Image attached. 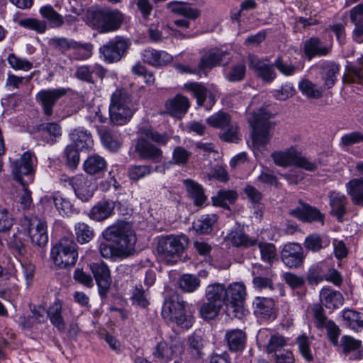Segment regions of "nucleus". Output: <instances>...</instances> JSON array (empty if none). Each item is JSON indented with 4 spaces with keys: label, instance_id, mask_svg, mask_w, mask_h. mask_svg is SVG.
Segmentation results:
<instances>
[{
    "label": "nucleus",
    "instance_id": "f257e3e1",
    "mask_svg": "<svg viewBox=\"0 0 363 363\" xmlns=\"http://www.w3.org/2000/svg\"><path fill=\"white\" fill-rule=\"evenodd\" d=\"M103 235L106 240L116 244V246L108 243L100 244L99 251L103 257L113 260L122 259L134 253L137 239L128 223L118 221L108 227Z\"/></svg>",
    "mask_w": 363,
    "mask_h": 363
},
{
    "label": "nucleus",
    "instance_id": "f03ea898",
    "mask_svg": "<svg viewBox=\"0 0 363 363\" xmlns=\"http://www.w3.org/2000/svg\"><path fill=\"white\" fill-rule=\"evenodd\" d=\"M140 133L145 137L142 136L138 138L135 152L141 160H150L155 163L160 162L162 160V150L148 140L164 145L169 141V136L167 133H159L150 127L142 128Z\"/></svg>",
    "mask_w": 363,
    "mask_h": 363
},
{
    "label": "nucleus",
    "instance_id": "7ed1b4c3",
    "mask_svg": "<svg viewBox=\"0 0 363 363\" xmlns=\"http://www.w3.org/2000/svg\"><path fill=\"white\" fill-rule=\"evenodd\" d=\"M108 109L111 122L123 125L130 121L136 108L130 94L121 88L117 89L111 94Z\"/></svg>",
    "mask_w": 363,
    "mask_h": 363
},
{
    "label": "nucleus",
    "instance_id": "20e7f679",
    "mask_svg": "<svg viewBox=\"0 0 363 363\" xmlns=\"http://www.w3.org/2000/svg\"><path fill=\"white\" fill-rule=\"evenodd\" d=\"M124 14L118 9H89L86 14V23L101 33L118 30L124 21Z\"/></svg>",
    "mask_w": 363,
    "mask_h": 363
},
{
    "label": "nucleus",
    "instance_id": "39448f33",
    "mask_svg": "<svg viewBox=\"0 0 363 363\" xmlns=\"http://www.w3.org/2000/svg\"><path fill=\"white\" fill-rule=\"evenodd\" d=\"M272 113L267 108H261L256 112H253L248 118V121L252 127V140L255 145H266L271 138V130L274 124L269 121Z\"/></svg>",
    "mask_w": 363,
    "mask_h": 363
},
{
    "label": "nucleus",
    "instance_id": "423d86ee",
    "mask_svg": "<svg viewBox=\"0 0 363 363\" xmlns=\"http://www.w3.org/2000/svg\"><path fill=\"white\" fill-rule=\"evenodd\" d=\"M188 242L189 240L185 235L162 237L157 246L158 258L167 264L175 263Z\"/></svg>",
    "mask_w": 363,
    "mask_h": 363
},
{
    "label": "nucleus",
    "instance_id": "0eeeda50",
    "mask_svg": "<svg viewBox=\"0 0 363 363\" xmlns=\"http://www.w3.org/2000/svg\"><path fill=\"white\" fill-rule=\"evenodd\" d=\"M185 301L177 294L167 298L162 309V317L177 323L182 328H189L192 325L191 318L185 313Z\"/></svg>",
    "mask_w": 363,
    "mask_h": 363
},
{
    "label": "nucleus",
    "instance_id": "6e6552de",
    "mask_svg": "<svg viewBox=\"0 0 363 363\" xmlns=\"http://www.w3.org/2000/svg\"><path fill=\"white\" fill-rule=\"evenodd\" d=\"M51 258L55 265L65 268L75 264L77 258V245L68 238H63L52 248Z\"/></svg>",
    "mask_w": 363,
    "mask_h": 363
},
{
    "label": "nucleus",
    "instance_id": "1a4fd4ad",
    "mask_svg": "<svg viewBox=\"0 0 363 363\" xmlns=\"http://www.w3.org/2000/svg\"><path fill=\"white\" fill-rule=\"evenodd\" d=\"M226 313L232 318H241L244 315L243 303L247 295L242 282H233L225 287Z\"/></svg>",
    "mask_w": 363,
    "mask_h": 363
},
{
    "label": "nucleus",
    "instance_id": "9d476101",
    "mask_svg": "<svg viewBox=\"0 0 363 363\" xmlns=\"http://www.w3.org/2000/svg\"><path fill=\"white\" fill-rule=\"evenodd\" d=\"M130 45L128 39L116 36L100 48V52L108 62L119 61L125 55Z\"/></svg>",
    "mask_w": 363,
    "mask_h": 363
},
{
    "label": "nucleus",
    "instance_id": "9b49d317",
    "mask_svg": "<svg viewBox=\"0 0 363 363\" xmlns=\"http://www.w3.org/2000/svg\"><path fill=\"white\" fill-rule=\"evenodd\" d=\"M323 307L319 304L314 305L313 308V316L315 318V325L318 328H325L330 342L334 345H338V338L341 330L338 325L331 320H329L325 315Z\"/></svg>",
    "mask_w": 363,
    "mask_h": 363
},
{
    "label": "nucleus",
    "instance_id": "f8f14e48",
    "mask_svg": "<svg viewBox=\"0 0 363 363\" xmlns=\"http://www.w3.org/2000/svg\"><path fill=\"white\" fill-rule=\"evenodd\" d=\"M248 65L255 75L265 83H271L277 77L274 63H270L268 59H260L256 55H250Z\"/></svg>",
    "mask_w": 363,
    "mask_h": 363
},
{
    "label": "nucleus",
    "instance_id": "ddd939ff",
    "mask_svg": "<svg viewBox=\"0 0 363 363\" xmlns=\"http://www.w3.org/2000/svg\"><path fill=\"white\" fill-rule=\"evenodd\" d=\"M64 181L72 186L76 196L82 201H88L96 190V186L92 182L83 174L67 177Z\"/></svg>",
    "mask_w": 363,
    "mask_h": 363
},
{
    "label": "nucleus",
    "instance_id": "4468645a",
    "mask_svg": "<svg viewBox=\"0 0 363 363\" xmlns=\"http://www.w3.org/2000/svg\"><path fill=\"white\" fill-rule=\"evenodd\" d=\"M230 58V54L227 51L218 48L211 49L201 58L199 69L205 72L216 66H225L229 63Z\"/></svg>",
    "mask_w": 363,
    "mask_h": 363
},
{
    "label": "nucleus",
    "instance_id": "2eb2a0df",
    "mask_svg": "<svg viewBox=\"0 0 363 363\" xmlns=\"http://www.w3.org/2000/svg\"><path fill=\"white\" fill-rule=\"evenodd\" d=\"M90 269L96 280L100 296L106 297L111 284L110 269L103 262L91 264Z\"/></svg>",
    "mask_w": 363,
    "mask_h": 363
},
{
    "label": "nucleus",
    "instance_id": "dca6fc26",
    "mask_svg": "<svg viewBox=\"0 0 363 363\" xmlns=\"http://www.w3.org/2000/svg\"><path fill=\"white\" fill-rule=\"evenodd\" d=\"M33 172L32 156L29 152H25L21 157L13 164L12 173L14 179L21 184L32 181Z\"/></svg>",
    "mask_w": 363,
    "mask_h": 363
},
{
    "label": "nucleus",
    "instance_id": "f3484780",
    "mask_svg": "<svg viewBox=\"0 0 363 363\" xmlns=\"http://www.w3.org/2000/svg\"><path fill=\"white\" fill-rule=\"evenodd\" d=\"M183 350L182 340L179 337H175L171 340L170 344L164 341L158 342L152 354L159 361L166 363L171 360L174 354H180Z\"/></svg>",
    "mask_w": 363,
    "mask_h": 363
},
{
    "label": "nucleus",
    "instance_id": "a211bd4d",
    "mask_svg": "<svg viewBox=\"0 0 363 363\" xmlns=\"http://www.w3.org/2000/svg\"><path fill=\"white\" fill-rule=\"evenodd\" d=\"M49 44L51 47L57 49L61 52H64L71 47H76L77 50V59L85 60L89 58L91 55L92 45L91 44L79 45L77 43L69 42L65 38H51L49 41Z\"/></svg>",
    "mask_w": 363,
    "mask_h": 363
},
{
    "label": "nucleus",
    "instance_id": "6ab92c4d",
    "mask_svg": "<svg viewBox=\"0 0 363 363\" xmlns=\"http://www.w3.org/2000/svg\"><path fill=\"white\" fill-rule=\"evenodd\" d=\"M303 51L306 57L311 60L317 56L328 55L331 52V45L324 44L318 37H311L305 41Z\"/></svg>",
    "mask_w": 363,
    "mask_h": 363
},
{
    "label": "nucleus",
    "instance_id": "aec40b11",
    "mask_svg": "<svg viewBox=\"0 0 363 363\" xmlns=\"http://www.w3.org/2000/svg\"><path fill=\"white\" fill-rule=\"evenodd\" d=\"M281 259L289 267H298L303 260V249L298 244L286 245L281 252Z\"/></svg>",
    "mask_w": 363,
    "mask_h": 363
},
{
    "label": "nucleus",
    "instance_id": "412c9836",
    "mask_svg": "<svg viewBox=\"0 0 363 363\" xmlns=\"http://www.w3.org/2000/svg\"><path fill=\"white\" fill-rule=\"evenodd\" d=\"M290 214L294 217L305 222H320L324 225L325 216L315 207L309 205H303L302 207H298L292 209Z\"/></svg>",
    "mask_w": 363,
    "mask_h": 363
},
{
    "label": "nucleus",
    "instance_id": "4be33fe9",
    "mask_svg": "<svg viewBox=\"0 0 363 363\" xmlns=\"http://www.w3.org/2000/svg\"><path fill=\"white\" fill-rule=\"evenodd\" d=\"M190 102L187 97L177 94L174 98L169 99L165 103V108L172 116L182 118L188 111Z\"/></svg>",
    "mask_w": 363,
    "mask_h": 363
},
{
    "label": "nucleus",
    "instance_id": "5701e85b",
    "mask_svg": "<svg viewBox=\"0 0 363 363\" xmlns=\"http://www.w3.org/2000/svg\"><path fill=\"white\" fill-rule=\"evenodd\" d=\"M329 204L331 208L330 214L342 222L344 216L347 213V199L345 195L340 192L331 191L329 194Z\"/></svg>",
    "mask_w": 363,
    "mask_h": 363
},
{
    "label": "nucleus",
    "instance_id": "b1692460",
    "mask_svg": "<svg viewBox=\"0 0 363 363\" xmlns=\"http://www.w3.org/2000/svg\"><path fill=\"white\" fill-rule=\"evenodd\" d=\"M320 76L325 89H331L337 81L340 67L332 61H324L319 65Z\"/></svg>",
    "mask_w": 363,
    "mask_h": 363
},
{
    "label": "nucleus",
    "instance_id": "393cba45",
    "mask_svg": "<svg viewBox=\"0 0 363 363\" xmlns=\"http://www.w3.org/2000/svg\"><path fill=\"white\" fill-rule=\"evenodd\" d=\"M225 241L233 247L249 248L258 243L256 238H250L242 230H231L225 238Z\"/></svg>",
    "mask_w": 363,
    "mask_h": 363
},
{
    "label": "nucleus",
    "instance_id": "a878e982",
    "mask_svg": "<svg viewBox=\"0 0 363 363\" xmlns=\"http://www.w3.org/2000/svg\"><path fill=\"white\" fill-rule=\"evenodd\" d=\"M115 206L111 200L102 201L91 208L89 216L94 220L103 221L113 215Z\"/></svg>",
    "mask_w": 363,
    "mask_h": 363
},
{
    "label": "nucleus",
    "instance_id": "bb28decb",
    "mask_svg": "<svg viewBox=\"0 0 363 363\" xmlns=\"http://www.w3.org/2000/svg\"><path fill=\"white\" fill-rule=\"evenodd\" d=\"M298 151L296 147L291 146L283 150L274 151L271 157L277 166L286 168L294 166Z\"/></svg>",
    "mask_w": 363,
    "mask_h": 363
},
{
    "label": "nucleus",
    "instance_id": "cd10ccee",
    "mask_svg": "<svg viewBox=\"0 0 363 363\" xmlns=\"http://www.w3.org/2000/svg\"><path fill=\"white\" fill-rule=\"evenodd\" d=\"M225 341L230 351H242L245 347L246 334L242 330H230L225 334Z\"/></svg>",
    "mask_w": 363,
    "mask_h": 363
},
{
    "label": "nucleus",
    "instance_id": "c85d7f7f",
    "mask_svg": "<svg viewBox=\"0 0 363 363\" xmlns=\"http://www.w3.org/2000/svg\"><path fill=\"white\" fill-rule=\"evenodd\" d=\"M142 58L145 63L155 67L165 65L172 60V57L167 52L152 48L145 49Z\"/></svg>",
    "mask_w": 363,
    "mask_h": 363
},
{
    "label": "nucleus",
    "instance_id": "c756f323",
    "mask_svg": "<svg viewBox=\"0 0 363 363\" xmlns=\"http://www.w3.org/2000/svg\"><path fill=\"white\" fill-rule=\"evenodd\" d=\"M70 138L74 147L79 150H90L94 146V140L91 133L83 128L74 129L70 133Z\"/></svg>",
    "mask_w": 363,
    "mask_h": 363
},
{
    "label": "nucleus",
    "instance_id": "7c9ffc66",
    "mask_svg": "<svg viewBox=\"0 0 363 363\" xmlns=\"http://www.w3.org/2000/svg\"><path fill=\"white\" fill-rule=\"evenodd\" d=\"M320 300L323 305L332 310L342 306L344 301L340 292L328 287L321 289L320 291Z\"/></svg>",
    "mask_w": 363,
    "mask_h": 363
},
{
    "label": "nucleus",
    "instance_id": "2f4dec72",
    "mask_svg": "<svg viewBox=\"0 0 363 363\" xmlns=\"http://www.w3.org/2000/svg\"><path fill=\"white\" fill-rule=\"evenodd\" d=\"M225 286L221 284H213L206 289V298L208 301L213 302L221 308L226 306Z\"/></svg>",
    "mask_w": 363,
    "mask_h": 363
},
{
    "label": "nucleus",
    "instance_id": "473e14b6",
    "mask_svg": "<svg viewBox=\"0 0 363 363\" xmlns=\"http://www.w3.org/2000/svg\"><path fill=\"white\" fill-rule=\"evenodd\" d=\"M346 190L354 205L363 206V177L351 179L346 184Z\"/></svg>",
    "mask_w": 363,
    "mask_h": 363
},
{
    "label": "nucleus",
    "instance_id": "72a5a7b5",
    "mask_svg": "<svg viewBox=\"0 0 363 363\" xmlns=\"http://www.w3.org/2000/svg\"><path fill=\"white\" fill-rule=\"evenodd\" d=\"M350 17L351 21L354 23V38L360 43V38L363 35V4L354 6L350 10Z\"/></svg>",
    "mask_w": 363,
    "mask_h": 363
},
{
    "label": "nucleus",
    "instance_id": "f704fd0d",
    "mask_svg": "<svg viewBox=\"0 0 363 363\" xmlns=\"http://www.w3.org/2000/svg\"><path fill=\"white\" fill-rule=\"evenodd\" d=\"M83 168L90 175L99 174L106 169V162L99 155H91L84 162Z\"/></svg>",
    "mask_w": 363,
    "mask_h": 363
},
{
    "label": "nucleus",
    "instance_id": "c9c22d12",
    "mask_svg": "<svg viewBox=\"0 0 363 363\" xmlns=\"http://www.w3.org/2000/svg\"><path fill=\"white\" fill-rule=\"evenodd\" d=\"M255 313L264 318H269L274 313L273 299L264 297H256L253 301Z\"/></svg>",
    "mask_w": 363,
    "mask_h": 363
},
{
    "label": "nucleus",
    "instance_id": "e433bc0d",
    "mask_svg": "<svg viewBox=\"0 0 363 363\" xmlns=\"http://www.w3.org/2000/svg\"><path fill=\"white\" fill-rule=\"evenodd\" d=\"M62 303L60 301L57 300L51 305L49 310H47L51 323L55 325L59 331H64L65 329V323L62 316Z\"/></svg>",
    "mask_w": 363,
    "mask_h": 363
},
{
    "label": "nucleus",
    "instance_id": "4c0bfd02",
    "mask_svg": "<svg viewBox=\"0 0 363 363\" xmlns=\"http://www.w3.org/2000/svg\"><path fill=\"white\" fill-rule=\"evenodd\" d=\"M298 89L301 93L309 99H318L323 95V89L318 84L308 79H303L298 83Z\"/></svg>",
    "mask_w": 363,
    "mask_h": 363
},
{
    "label": "nucleus",
    "instance_id": "58836bf2",
    "mask_svg": "<svg viewBox=\"0 0 363 363\" xmlns=\"http://www.w3.org/2000/svg\"><path fill=\"white\" fill-rule=\"evenodd\" d=\"M218 220L215 213L202 216L193 223L194 229L199 234H208L213 230V226Z\"/></svg>",
    "mask_w": 363,
    "mask_h": 363
},
{
    "label": "nucleus",
    "instance_id": "ea45409f",
    "mask_svg": "<svg viewBox=\"0 0 363 363\" xmlns=\"http://www.w3.org/2000/svg\"><path fill=\"white\" fill-rule=\"evenodd\" d=\"M184 184L195 205L201 206L206 201V197L201 185L191 179L184 180Z\"/></svg>",
    "mask_w": 363,
    "mask_h": 363
},
{
    "label": "nucleus",
    "instance_id": "a19ab883",
    "mask_svg": "<svg viewBox=\"0 0 363 363\" xmlns=\"http://www.w3.org/2000/svg\"><path fill=\"white\" fill-rule=\"evenodd\" d=\"M101 140L104 147L111 151H116L122 144L120 134L111 130H105L101 132Z\"/></svg>",
    "mask_w": 363,
    "mask_h": 363
},
{
    "label": "nucleus",
    "instance_id": "79ce46f5",
    "mask_svg": "<svg viewBox=\"0 0 363 363\" xmlns=\"http://www.w3.org/2000/svg\"><path fill=\"white\" fill-rule=\"evenodd\" d=\"M47 203L49 206L54 205L57 211L62 216H68L72 212L71 202L59 194H55L50 199H47Z\"/></svg>",
    "mask_w": 363,
    "mask_h": 363
},
{
    "label": "nucleus",
    "instance_id": "37998d69",
    "mask_svg": "<svg viewBox=\"0 0 363 363\" xmlns=\"http://www.w3.org/2000/svg\"><path fill=\"white\" fill-rule=\"evenodd\" d=\"M238 197V194L235 191L220 190L212 198V201L214 206L228 209V203H235Z\"/></svg>",
    "mask_w": 363,
    "mask_h": 363
},
{
    "label": "nucleus",
    "instance_id": "c03bdc74",
    "mask_svg": "<svg viewBox=\"0 0 363 363\" xmlns=\"http://www.w3.org/2000/svg\"><path fill=\"white\" fill-rule=\"evenodd\" d=\"M342 318L345 325L350 329L359 331L363 328V314L352 310H344Z\"/></svg>",
    "mask_w": 363,
    "mask_h": 363
},
{
    "label": "nucleus",
    "instance_id": "a18cd8bd",
    "mask_svg": "<svg viewBox=\"0 0 363 363\" xmlns=\"http://www.w3.org/2000/svg\"><path fill=\"white\" fill-rule=\"evenodd\" d=\"M232 121L231 116L228 113L223 111H219L213 113L206 119L208 125L220 130L225 129V127Z\"/></svg>",
    "mask_w": 363,
    "mask_h": 363
},
{
    "label": "nucleus",
    "instance_id": "49530a36",
    "mask_svg": "<svg viewBox=\"0 0 363 363\" xmlns=\"http://www.w3.org/2000/svg\"><path fill=\"white\" fill-rule=\"evenodd\" d=\"M219 133L221 140L227 143H238L240 140V132L238 123L232 121L225 127V129Z\"/></svg>",
    "mask_w": 363,
    "mask_h": 363
},
{
    "label": "nucleus",
    "instance_id": "de8ad7c7",
    "mask_svg": "<svg viewBox=\"0 0 363 363\" xmlns=\"http://www.w3.org/2000/svg\"><path fill=\"white\" fill-rule=\"evenodd\" d=\"M184 89L191 92L193 95L196 98L197 104L199 106H203L208 93V89L204 86L197 82H191L185 84Z\"/></svg>",
    "mask_w": 363,
    "mask_h": 363
},
{
    "label": "nucleus",
    "instance_id": "09e8293b",
    "mask_svg": "<svg viewBox=\"0 0 363 363\" xmlns=\"http://www.w3.org/2000/svg\"><path fill=\"white\" fill-rule=\"evenodd\" d=\"M200 284V279L196 276L190 274H183L179 279V286L184 292H194L199 287Z\"/></svg>",
    "mask_w": 363,
    "mask_h": 363
},
{
    "label": "nucleus",
    "instance_id": "8fccbe9b",
    "mask_svg": "<svg viewBox=\"0 0 363 363\" xmlns=\"http://www.w3.org/2000/svg\"><path fill=\"white\" fill-rule=\"evenodd\" d=\"M77 240L84 244L89 242L94 236L93 229L84 223H78L74 226Z\"/></svg>",
    "mask_w": 363,
    "mask_h": 363
},
{
    "label": "nucleus",
    "instance_id": "3c124183",
    "mask_svg": "<svg viewBox=\"0 0 363 363\" xmlns=\"http://www.w3.org/2000/svg\"><path fill=\"white\" fill-rule=\"evenodd\" d=\"M304 244L308 250L317 252L328 246L330 241L328 238H323L318 234H312L306 238Z\"/></svg>",
    "mask_w": 363,
    "mask_h": 363
},
{
    "label": "nucleus",
    "instance_id": "603ef678",
    "mask_svg": "<svg viewBox=\"0 0 363 363\" xmlns=\"http://www.w3.org/2000/svg\"><path fill=\"white\" fill-rule=\"evenodd\" d=\"M296 342L302 357L307 362H312L313 360V355L311 348V342L308 336L306 335H298L296 339Z\"/></svg>",
    "mask_w": 363,
    "mask_h": 363
},
{
    "label": "nucleus",
    "instance_id": "864d4df0",
    "mask_svg": "<svg viewBox=\"0 0 363 363\" xmlns=\"http://www.w3.org/2000/svg\"><path fill=\"white\" fill-rule=\"evenodd\" d=\"M246 73V66L244 63H238L230 67L225 72V78L230 82H241L244 79Z\"/></svg>",
    "mask_w": 363,
    "mask_h": 363
},
{
    "label": "nucleus",
    "instance_id": "5fc2aeb1",
    "mask_svg": "<svg viewBox=\"0 0 363 363\" xmlns=\"http://www.w3.org/2000/svg\"><path fill=\"white\" fill-rule=\"evenodd\" d=\"M152 173V166L147 164L130 165L128 169V174L130 180L138 181Z\"/></svg>",
    "mask_w": 363,
    "mask_h": 363
},
{
    "label": "nucleus",
    "instance_id": "6e6d98bb",
    "mask_svg": "<svg viewBox=\"0 0 363 363\" xmlns=\"http://www.w3.org/2000/svg\"><path fill=\"white\" fill-rule=\"evenodd\" d=\"M188 350L192 356L194 357H200L203 352L204 342L203 338L196 335V333L192 334L188 337Z\"/></svg>",
    "mask_w": 363,
    "mask_h": 363
},
{
    "label": "nucleus",
    "instance_id": "4d7b16f0",
    "mask_svg": "<svg viewBox=\"0 0 363 363\" xmlns=\"http://www.w3.org/2000/svg\"><path fill=\"white\" fill-rule=\"evenodd\" d=\"M191 155V152L184 147L177 146L172 152V163L179 166H184L189 162Z\"/></svg>",
    "mask_w": 363,
    "mask_h": 363
},
{
    "label": "nucleus",
    "instance_id": "13d9d810",
    "mask_svg": "<svg viewBox=\"0 0 363 363\" xmlns=\"http://www.w3.org/2000/svg\"><path fill=\"white\" fill-rule=\"evenodd\" d=\"M29 234L33 243L43 248L45 246V228L43 223H38L35 227L30 228Z\"/></svg>",
    "mask_w": 363,
    "mask_h": 363
},
{
    "label": "nucleus",
    "instance_id": "bf43d9fd",
    "mask_svg": "<svg viewBox=\"0 0 363 363\" xmlns=\"http://www.w3.org/2000/svg\"><path fill=\"white\" fill-rule=\"evenodd\" d=\"M362 345V342L350 335H344L341 337L338 347L342 352L347 354L351 352L357 350Z\"/></svg>",
    "mask_w": 363,
    "mask_h": 363
},
{
    "label": "nucleus",
    "instance_id": "052dcab7",
    "mask_svg": "<svg viewBox=\"0 0 363 363\" xmlns=\"http://www.w3.org/2000/svg\"><path fill=\"white\" fill-rule=\"evenodd\" d=\"M67 91L65 88H58L47 90V116L52 113V107L57 100L66 95Z\"/></svg>",
    "mask_w": 363,
    "mask_h": 363
},
{
    "label": "nucleus",
    "instance_id": "680f3d73",
    "mask_svg": "<svg viewBox=\"0 0 363 363\" xmlns=\"http://www.w3.org/2000/svg\"><path fill=\"white\" fill-rule=\"evenodd\" d=\"M257 244L260 250L262 260L271 264L277 256V249L274 245L268 242H259Z\"/></svg>",
    "mask_w": 363,
    "mask_h": 363
},
{
    "label": "nucleus",
    "instance_id": "e2e57ef3",
    "mask_svg": "<svg viewBox=\"0 0 363 363\" xmlns=\"http://www.w3.org/2000/svg\"><path fill=\"white\" fill-rule=\"evenodd\" d=\"M319 163L302 155L301 152L298 151L294 166L308 172H314L318 169Z\"/></svg>",
    "mask_w": 363,
    "mask_h": 363
},
{
    "label": "nucleus",
    "instance_id": "0e129e2a",
    "mask_svg": "<svg viewBox=\"0 0 363 363\" xmlns=\"http://www.w3.org/2000/svg\"><path fill=\"white\" fill-rule=\"evenodd\" d=\"M287 342V338L281 335L276 333L270 337L268 343L266 345V351L267 353L276 352L280 348L286 346Z\"/></svg>",
    "mask_w": 363,
    "mask_h": 363
},
{
    "label": "nucleus",
    "instance_id": "69168bd1",
    "mask_svg": "<svg viewBox=\"0 0 363 363\" xmlns=\"http://www.w3.org/2000/svg\"><path fill=\"white\" fill-rule=\"evenodd\" d=\"M221 307L218 305L208 301L203 303L200 309V314L203 319L211 320L218 314Z\"/></svg>",
    "mask_w": 363,
    "mask_h": 363
},
{
    "label": "nucleus",
    "instance_id": "338daca9",
    "mask_svg": "<svg viewBox=\"0 0 363 363\" xmlns=\"http://www.w3.org/2000/svg\"><path fill=\"white\" fill-rule=\"evenodd\" d=\"M358 67H352L348 70L347 78L350 82L363 85V57L358 59Z\"/></svg>",
    "mask_w": 363,
    "mask_h": 363
},
{
    "label": "nucleus",
    "instance_id": "774afa93",
    "mask_svg": "<svg viewBox=\"0 0 363 363\" xmlns=\"http://www.w3.org/2000/svg\"><path fill=\"white\" fill-rule=\"evenodd\" d=\"M9 246L16 257H21L26 253V247L18 235L13 234L9 241Z\"/></svg>",
    "mask_w": 363,
    "mask_h": 363
}]
</instances>
